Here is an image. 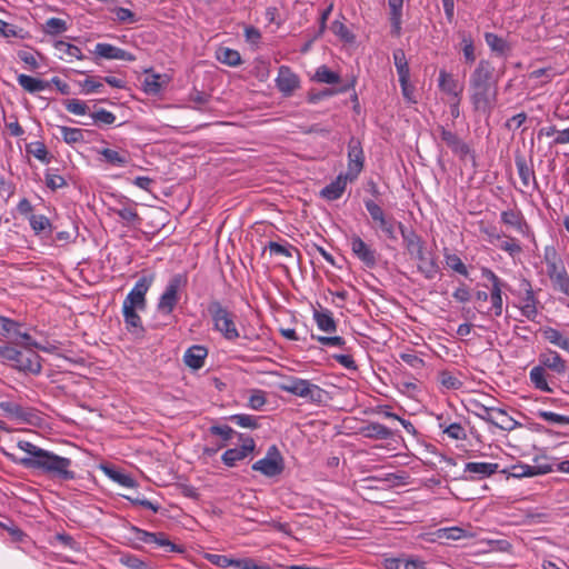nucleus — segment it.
<instances>
[{
	"label": "nucleus",
	"instance_id": "20",
	"mask_svg": "<svg viewBox=\"0 0 569 569\" xmlns=\"http://www.w3.org/2000/svg\"><path fill=\"white\" fill-rule=\"evenodd\" d=\"M499 470V465L493 462H467L463 471L470 476L466 479L481 480L489 478Z\"/></svg>",
	"mask_w": 569,
	"mask_h": 569
},
{
	"label": "nucleus",
	"instance_id": "49",
	"mask_svg": "<svg viewBox=\"0 0 569 569\" xmlns=\"http://www.w3.org/2000/svg\"><path fill=\"white\" fill-rule=\"evenodd\" d=\"M403 242L410 254H413L415 252H421V249H425L423 240L413 230H410V233L405 236Z\"/></svg>",
	"mask_w": 569,
	"mask_h": 569
},
{
	"label": "nucleus",
	"instance_id": "27",
	"mask_svg": "<svg viewBox=\"0 0 569 569\" xmlns=\"http://www.w3.org/2000/svg\"><path fill=\"white\" fill-rule=\"evenodd\" d=\"M348 180L349 177L346 173H340L320 191L321 197L330 201L339 199L346 190Z\"/></svg>",
	"mask_w": 569,
	"mask_h": 569
},
{
	"label": "nucleus",
	"instance_id": "61",
	"mask_svg": "<svg viewBox=\"0 0 569 569\" xmlns=\"http://www.w3.org/2000/svg\"><path fill=\"white\" fill-rule=\"evenodd\" d=\"M267 402L266 392L261 389H252L248 399V407L260 410Z\"/></svg>",
	"mask_w": 569,
	"mask_h": 569
},
{
	"label": "nucleus",
	"instance_id": "43",
	"mask_svg": "<svg viewBox=\"0 0 569 569\" xmlns=\"http://www.w3.org/2000/svg\"><path fill=\"white\" fill-rule=\"evenodd\" d=\"M62 140L68 144L84 142V131L80 128L59 127Z\"/></svg>",
	"mask_w": 569,
	"mask_h": 569
},
{
	"label": "nucleus",
	"instance_id": "3",
	"mask_svg": "<svg viewBox=\"0 0 569 569\" xmlns=\"http://www.w3.org/2000/svg\"><path fill=\"white\" fill-rule=\"evenodd\" d=\"M0 361L18 372L39 376L42 358L36 350H26L13 345H0Z\"/></svg>",
	"mask_w": 569,
	"mask_h": 569
},
{
	"label": "nucleus",
	"instance_id": "46",
	"mask_svg": "<svg viewBox=\"0 0 569 569\" xmlns=\"http://www.w3.org/2000/svg\"><path fill=\"white\" fill-rule=\"evenodd\" d=\"M461 46L465 61L472 64L476 61L475 43L470 33H461Z\"/></svg>",
	"mask_w": 569,
	"mask_h": 569
},
{
	"label": "nucleus",
	"instance_id": "10",
	"mask_svg": "<svg viewBox=\"0 0 569 569\" xmlns=\"http://www.w3.org/2000/svg\"><path fill=\"white\" fill-rule=\"evenodd\" d=\"M251 469L258 471L267 478H276L284 470V460L276 446L268 448L263 458L257 460Z\"/></svg>",
	"mask_w": 569,
	"mask_h": 569
},
{
	"label": "nucleus",
	"instance_id": "18",
	"mask_svg": "<svg viewBox=\"0 0 569 569\" xmlns=\"http://www.w3.org/2000/svg\"><path fill=\"white\" fill-rule=\"evenodd\" d=\"M441 140L457 154L465 159L470 153L469 146L453 131L447 130L443 126L438 127Z\"/></svg>",
	"mask_w": 569,
	"mask_h": 569
},
{
	"label": "nucleus",
	"instance_id": "41",
	"mask_svg": "<svg viewBox=\"0 0 569 569\" xmlns=\"http://www.w3.org/2000/svg\"><path fill=\"white\" fill-rule=\"evenodd\" d=\"M13 346H17L19 348L26 349V350H42L48 352L49 349L47 347L41 346L39 342H37L27 331H22V329H19V333L17 335V343H13Z\"/></svg>",
	"mask_w": 569,
	"mask_h": 569
},
{
	"label": "nucleus",
	"instance_id": "63",
	"mask_svg": "<svg viewBox=\"0 0 569 569\" xmlns=\"http://www.w3.org/2000/svg\"><path fill=\"white\" fill-rule=\"evenodd\" d=\"M439 378L441 386L446 389L458 390L462 387V382L449 371H441Z\"/></svg>",
	"mask_w": 569,
	"mask_h": 569
},
{
	"label": "nucleus",
	"instance_id": "45",
	"mask_svg": "<svg viewBox=\"0 0 569 569\" xmlns=\"http://www.w3.org/2000/svg\"><path fill=\"white\" fill-rule=\"evenodd\" d=\"M313 80L320 83L333 84L340 81V76L327 66H320L315 72Z\"/></svg>",
	"mask_w": 569,
	"mask_h": 569
},
{
	"label": "nucleus",
	"instance_id": "39",
	"mask_svg": "<svg viewBox=\"0 0 569 569\" xmlns=\"http://www.w3.org/2000/svg\"><path fill=\"white\" fill-rule=\"evenodd\" d=\"M483 37L487 46L490 48L492 52L499 56H506L507 52L510 50V46L507 42V40L501 38L500 36L493 32H486Z\"/></svg>",
	"mask_w": 569,
	"mask_h": 569
},
{
	"label": "nucleus",
	"instance_id": "38",
	"mask_svg": "<svg viewBox=\"0 0 569 569\" xmlns=\"http://www.w3.org/2000/svg\"><path fill=\"white\" fill-rule=\"evenodd\" d=\"M491 425L505 431H511L519 426L518 421H516L507 413L505 409L501 408H496L493 421H491Z\"/></svg>",
	"mask_w": 569,
	"mask_h": 569
},
{
	"label": "nucleus",
	"instance_id": "5",
	"mask_svg": "<svg viewBox=\"0 0 569 569\" xmlns=\"http://www.w3.org/2000/svg\"><path fill=\"white\" fill-rule=\"evenodd\" d=\"M516 298L515 307L520 315L529 321L535 322L539 316L540 301L532 288L531 281L525 277L518 279V288L510 289Z\"/></svg>",
	"mask_w": 569,
	"mask_h": 569
},
{
	"label": "nucleus",
	"instance_id": "19",
	"mask_svg": "<svg viewBox=\"0 0 569 569\" xmlns=\"http://www.w3.org/2000/svg\"><path fill=\"white\" fill-rule=\"evenodd\" d=\"M94 54L107 60H136L134 54H132L131 52L106 42H99L96 44Z\"/></svg>",
	"mask_w": 569,
	"mask_h": 569
},
{
	"label": "nucleus",
	"instance_id": "25",
	"mask_svg": "<svg viewBox=\"0 0 569 569\" xmlns=\"http://www.w3.org/2000/svg\"><path fill=\"white\" fill-rule=\"evenodd\" d=\"M170 78L167 74L148 72L142 82L143 91L147 94L157 96L169 83Z\"/></svg>",
	"mask_w": 569,
	"mask_h": 569
},
{
	"label": "nucleus",
	"instance_id": "44",
	"mask_svg": "<svg viewBox=\"0 0 569 569\" xmlns=\"http://www.w3.org/2000/svg\"><path fill=\"white\" fill-rule=\"evenodd\" d=\"M469 411L472 412L478 418L482 419L483 421L491 423L493 421V415L496 411L495 407H487L479 401H470V408Z\"/></svg>",
	"mask_w": 569,
	"mask_h": 569
},
{
	"label": "nucleus",
	"instance_id": "56",
	"mask_svg": "<svg viewBox=\"0 0 569 569\" xmlns=\"http://www.w3.org/2000/svg\"><path fill=\"white\" fill-rule=\"evenodd\" d=\"M230 420L241 428L257 429L259 426L257 418L247 413L232 415Z\"/></svg>",
	"mask_w": 569,
	"mask_h": 569
},
{
	"label": "nucleus",
	"instance_id": "36",
	"mask_svg": "<svg viewBox=\"0 0 569 569\" xmlns=\"http://www.w3.org/2000/svg\"><path fill=\"white\" fill-rule=\"evenodd\" d=\"M438 86L445 93L457 98L460 96L461 90L458 89V82L453 76L446 70L439 71Z\"/></svg>",
	"mask_w": 569,
	"mask_h": 569
},
{
	"label": "nucleus",
	"instance_id": "26",
	"mask_svg": "<svg viewBox=\"0 0 569 569\" xmlns=\"http://www.w3.org/2000/svg\"><path fill=\"white\" fill-rule=\"evenodd\" d=\"M515 163L522 184L526 188L532 186L533 189H538V182L532 164L528 163L526 158L522 156H517Z\"/></svg>",
	"mask_w": 569,
	"mask_h": 569
},
{
	"label": "nucleus",
	"instance_id": "48",
	"mask_svg": "<svg viewBox=\"0 0 569 569\" xmlns=\"http://www.w3.org/2000/svg\"><path fill=\"white\" fill-rule=\"evenodd\" d=\"M439 428L451 439L453 440H465L467 438V433L465 431V428L458 423L453 422L450 425H445L442 422H439Z\"/></svg>",
	"mask_w": 569,
	"mask_h": 569
},
{
	"label": "nucleus",
	"instance_id": "31",
	"mask_svg": "<svg viewBox=\"0 0 569 569\" xmlns=\"http://www.w3.org/2000/svg\"><path fill=\"white\" fill-rule=\"evenodd\" d=\"M128 202L129 204H123L120 208H112L111 210L122 220L124 224L138 226L141 222V218L136 210L137 203L130 200H128Z\"/></svg>",
	"mask_w": 569,
	"mask_h": 569
},
{
	"label": "nucleus",
	"instance_id": "8",
	"mask_svg": "<svg viewBox=\"0 0 569 569\" xmlns=\"http://www.w3.org/2000/svg\"><path fill=\"white\" fill-rule=\"evenodd\" d=\"M480 273L483 279L490 282V307L483 315L496 318L501 317L503 312V289L507 287V283L488 267H482Z\"/></svg>",
	"mask_w": 569,
	"mask_h": 569
},
{
	"label": "nucleus",
	"instance_id": "2",
	"mask_svg": "<svg viewBox=\"0 0 569 569\" xmlns=\"http://www.w3.org/2000/svg\"><path fill=\"white\" fill-rule=\"evenodd\" d=\"M470 101L473 109L490 117L498 98V77L491 61L481 59L469 79Z\"/></svg>",
	"mask_w": 569,
	"mask_h": 569
},
{
	"label": "nucleus",
	"instance_id": "40",
	"mask_svg": "<svg viewBox=\"0 0 569 569\" xmlns=\"http://www.w3.org/2000/svg\"><path fill=\"white\" fill-rule=\"evenodd\" d=\"M216 58L219 62L229 67H238L242 62L239 51L228 47H220L216 51Z\"/></svg>",
	"mask_w": 569,
	"mask_h": 569
},
{
	"label": "nucleus",
	"instance_id": "57",
	"mask_svg": "<svg viewBox=\"0 0 569 569\" xmlns=\"http://www.w3.org/2000/svg\"><path fill=\"white\" fill-rule=\"evenodd\" d=\"M44 179L46 186L52 191H56L67 186L66 179L61 174L53 172L51 169L46 171Z\"/></svg>",
	"mask_w": 569,
	"mask_h": 569
},
{
	"label": "nucleus",
	"instance_id": "52",
	"mask_svg": "<svg viewBox=\"0 0 569 569\" xmlns=\"http://www.w3.org/2000/svg\"><path fill=\"white\" fill-rule=\"evenodd\" d=\"M154 278H156V276L153 272L143 274L134 283L131 291L146 298V295H147L148 290L150 289V287L152 286Z\"/></svg>",
	"mask_w": 569,
	"mask_h": 569
},
{
	"label": "nucleus",
	"instance_id": "9",
	"mask_svg": "<svg viewBox=\"0 0 569 569\" xmlns=\"http://www.w3.org/2000/svg\"><path fill=\"white\" fill-rule=\"evenodd\" d=\"M280 389L315 403L323 402L327 395L318 385L297 377L289 378L287 382L280 386Z\"/></svg>",
	"mask_w": 569,
	"mask_h": 569
},
{
	"label": "nucleus",
	"instance_id": "24",
	"mask_svg": "<svg viewBox=\"0 0 569 569\" xmlns=\"http://www.w3.org/2000/svg\"><path fill=\"white\" fill-rule=\"evenodd\" d=\"M207 356L208 349L204 346L194 345L186 350L183 361L192 370H199L204 366Z\"/></svg>",
	"mask_w": 569,
	"mask_h": 569
},
{
	"label": "nucleus",
	"instance_id": "59",
	"mask_svg": "<svg viewBox=\"0 0 569 569\" xmlns=\"http://www.w3.org/2000/svg\"><path fill=\"white\" fill-rule=\"evenodd\" d=\"M419 270L425 276V278L431 280L439 273L440 268L436 259L431 257L419 264Z\"/></svg>",
	"mask_w": 569,
	"mask_h": 569
},
{
	"label": "nucleus",
	"instance_id": "35",
	"mask_svg": "<svg viewBox=\"0 0 569 569\" xmlns=\"http://www.w3.org/2000/svg\"><path fill=\"white\" fill-rule=\"evenodd\" d=\"M19 86L29 93H37L46 90L49 87V82L33 78L31 76L21 73L17 77Z\"/></svg>",
	"mask_w": 569,
	"mask_h": 569
},
{
	"label": "nucleus",
	"instance_id": "37",
	"mask_svg": "<svg viewBox=\"0 0 569 569\" xmlns=\"http://www.w3.org/2000/svg\"><path fill=\"white\" fill-rule=\"evenodd\" d=\"M541 332L545 340L562 350L569 351V338L561 331L552 327H546Z\"/></svg>",
	"mask_w": 569,
	"mask_h": 569
},
{
	"label": "nucleus",
	"instance_id": "30",
	"mask_svg": "<svg viewBox=\"0 0 569 569\" xmlns=\"http://www.w3.org/2000/svg\"><path fill=\"white\" fill-rule=\"evenodd\" d=\"M53 47L60 53L59 58L68 62L72 61L73 59H84L81 49L72 43L66 42L63 40H57L54 41Z\"/></svg>",
	"mask_w": 569,
	"mask_h": 569
},
{
	"label": "nucleus",
	"instance_id": "6",
	"mask_svg": "<svg viewBox=\"0 0 569 569\" xmlns=\"http://www.w3.org/2000/svg\"><path fill=\"white\" fill-rule=\"evenodd\" d=\"M208 312L212 320L213 330L226 340L234 341L240 337L236 325V315L220 301L213 300L208 305Z\"/></svg>",
	"mask_w": 569,
	"mask_h": 569
},
{
	"label": "nucleus",
	"instance_id": "47",
	"mask_svg": "<svg viewBox=\"0 0 569 569\" xmlns=\"http://www.w3.org/2000/svg\"><path fill=\"white\" fill-rule=\"evenodd\" d=\"M436 536L438 539L460 540L466 538L468 535L467 531L460 527H448L438 529L436 531Z\"/></svg>",
	"mask_w": 569,
	"mask_h": 569
},
{
	"label": "nucleus",
	"instance_id": "33",
	"mask_svg": "<svg viewBox=\"0 0 569 569\" xmlns=\"http://www.w3.org/2000/svg\"><path fill=\"white\" fill-rule=\"evenodd\" d=\"M137 310L138 309H122L123 321L128 332L141 336L144 332V328Z\"/></svg>",
	"mask_w": 569,
	"mask_h": 569
},
{
	"label": "nucleus",
	"instance_id": "22",
	"mask_svg": "<svg viewBox=\"0 0 569 569\" xmlns=\"http://www.w3.org/2000/svg\"><path fill=\"white\" fill-rule=\"evenodd\" d=\"M29 224L36 237L48 239L52 236L53 224L44 214H30Z\"/></svg>",
	"mask_w": 569,
	"mask_h": 569
},
{
	"label": "nucleus",
	"instance_id": "15",
	"mask_svg": "<svg viewBox=\"0 0 569 569\" xmlns=\"http://www.w3.org/2000/svg\"><path fill=\"white\" fill-rule=\"evenodd\" d=\"M276 86L284 97H289L299 88L300 80L290 67L280 66L276 78Z\"/></svg>",
	"mask_w": 569,
	"mask_h": 569
},
{
	"label": "nucleus",
	"instance_id": "13",
	"mask_svg": "<svg viewBox=\"0 0 569 569\" xmlns=\"http://www.w3.org/2000/svg\"><path fill=\"white\" fill-rule=\"evenodd\" d=\"M365 154L361 143L352 137L348 142V170L346 172L349 180L357 179L363 168Z\"/></svg>",
	"mask_w": 569,
	"mask_h": 569
},
{
	"label": "nucleus",
	"instance_id": "53",
	"mask_svg": "<svg viewBox=\"0 0 569 569\" xmlns=\"http://www.w3.org/2000/svg\"><path fill=\"white\" fill-rule=\"evenodd\" d=\"M446 264L457 273L468 277V269L460 257L456 253H445Z\"/></svg>",
	"mask_w": 569,
	"mask_h": 569
},
{
	"label": "nucleus",
	"instance_id": "29",
	"mask_svg": "<svg viewBox=\"0 0 569 569\" xmlns=\"http://www.w3.org/2000/svg\"><path fill=\"white\" fill-rule=\"evenodd\" d=\"M386 569H428L427 563L418 558H391L385 562Z\"/></svg>",
	"mask_w": 569,
	"mask_h": 569
},
{
	"label": "nucleus",
	"instance_id": "21",
	"mask_svg": "<svg viewBox=\"0 0 569 569\" xmlns=\"http://www.w3.org/2000/svg\"><path fill=\"white\" fill-rule=\"evenodd\" d=\"M96 152L100 156L99 161L108 163L112 167L124 168L130 161V156L127 150L102 148L97 149Z\"/></svg>",
	"mask_w": 569,
	"mask_h": 569
},
{
	"label": "nucleus",
	"instance_id": "12",
	"mask_svg": "<svg viewBox=\"0 0 569 569\" xmlns=\"http://www.w3.org/2000/svg\"><path fill=\"white\" fill-rule=\"evenodd\" d=\"M132 530L139 541L147 545H156L163 548L166 552L184 553L186 551L183 546L171 542L163 532H149L137 527H132Z\"/></svg>",
	"mask_w": 569,
	"mask_h": 569
},
{
	"label": "nucleus",
	"instance_id": "34",
	"mask_svg": "<svg viewBox=\"0 0 569 569\" xmlns=\"http://www.w3.org/2000/svg\"><path fill=\"white\" fill-rule=\"evenodd\" d=\"M313 320L317 323L319 330L332 333L337 331V322L332 316V312L328 309L315 310Z\"/></svg>",
	"mask_w": 569,
	"mask_h": 569
},
{
	"label": "nucleus",
	"instance_id": "51",
	"mask_svg": "<svg viewBox=\"0 0 569 569\" xmlns=\"http://www.w3.org/2000/svg\"><path fill=\"white\" fill-rule=\"evenodd\" d=\"M0 409L10 418H16V419H24L26 418L24 409L17 402L1 401Z\"/></svg>",
	"mask_w": 569,
	"mask_h": 569
},
{
	"label": "nucleus",
	"instance_id": "62",
	"mask_svg": "<svg viewBox=\"0 0 569 569\" xmlns=\"http://www.w3.org/2000/svg\"><path fill=\"white\" fill-rule=\"evenodd\" d=\"M63 104L68 112L76 116H84L89 110L86 102L79 99H68Z\"/></svg>",
	"mask_w": 569,
	"mask_h": 569
},
{
	"label": "nucleus",
	"instance_id": "32",
	"mask_svg": "<svg viewBox=\"0 0 569 569\" xmlns=\"http://www.w3.org/2000/svg\"><path fill=\"white\" fill-rule=\"evenodd\" d=\"M363 437L369 439L387 440L393 437L391 429L379 422H369L361 429Z\"/></svg>",
	"mask_w": 569,
	"mask_h": 569
},
{
	"label": "nucleus",
	"instance_id": "28",
	"mask_svg": "<svg viewBox=\"0 0 569 569\" xmlns=\"http://www.w3.org/2000/svg\"><path fill=\"white\" fill-rule=\"evenodd\" d=\"M402 6L403 0H388V7L390 9V24H391V34L395 37H399L402 30Z\"/></svg>",
	"mask_w": 569,
	"mask_h": 569
},
{
	"label": "nucleus",
	"instance_id": "16",
	"mask_svg": "<svg viewBox=\"0 0 569 569\" xmlns=\"http://www.w3.org/2000/svg\"><path fill=\"white\" fill-rule=\"evenodd\" d=\"M254 441L248 437L242 441L239 448H231L223 452L221 456L222 462L227 467H234L239 461L243 460L254 450Z\"/></svg>",
	"mask_w": 569,
	"mask_h": 569
},
{
	"label": "nucleus",
	"instance_id": "58",
	"mask_svg": "<svg viewBox=\"0 0 569 569\" xmlns=\"http://www.w3.org/2000/svg\"><path fill=\"white\" fill-rule=\"evenodd\" d=\"M499 248L507 252L511 258H515L522 252L519 241L512 237H506V239L500 242Z\"/></svg>",
	"mask_w": 569,
	"mask_h": 569
},
{
	"label": "nucleus",
	"instance_id": "7",
	"mask_svg": "<svg viewBox=\"0 0 569 569\" xmlns=\"http://www.w3.org/2000/svg\"><path fill=\"white\" fill-rule=\"evenodd\" d=\"M184 273L173 274L157 302V311L162 316H170L180 300V291L187 286Z\"/></svg>",
	"mask_w": 569,
	"mask_h": 569
},
{
	"label": "nucleus",
	"instance_id": "64",
	"mask_svg": "<svg viewBox=\"0 0 569 569\" xmlns=\"http://www.w3.org/2000/svg\"><path fill=\"white\" fill-rule=\"evenodd\" d=\"M556 290L569 297V274L566 271L551 279Z\"/></svg>",
	"mask_w": 569,
	"mask_h": 569
},
{
	"label": "nucleus",
	"instance_id": "11",
	"mask_svg": "<svg viewBox=\"0 0 569 569\" xmlns=\"http://www.w3.org/2000/svg\"><path fill=\"white\" fill-rule=\"evenodd\" d=\"M365 207L382 233L389 240H397L395 218L392 216H387L383 209L371 199L365 200Z\"/></svg>",
	"mask_w": 569,
	"mask_h": 569
},
{
	"label": "nucleus",
	"instance_id": "42",
	"mask_svg": "<svg viewBox=\"0 0 569 569\" xmlns=\"http://www.w3.org/2000/svg\"><path fill=\"white\" fill-rule=\"evenodd\" d=\"M68 30V23L60 18H50L42 26V31L51 37L59 36Z\"/></svg>",
	"mask_w": 569,
	"mask_h": 569
},
{
	"label": "nucleus",
	"instance_id": "23",
	"mask_svg": "<svg viewBox=\"0 0 569 569\" xmlns=\"http://www.w3.org/2000/svg\"><path fill=\"white\" fill-rule=\"evenodd\" d=\"M22 329V323L9 317L0 316V340L6 341L4 345L17 343V335Z\"/></svg>",
	"mask_w": 569,
	"mask_h": 569
},
{
	"label": "nucleus",
	"instance_id": "55",
	"mask_svg": "<svg viewBox=\"0 0 569 569\" xmlns=\"http://www.w3.org/2000/svg\"><path fill=\"white\" fill-rule=\"evenodd\" d=\"M537 416L552 425H561V426L569 425V416H565V415H560V413L547 411V410H538Z\"/></svg>",
	"mask_w": 569,
	"mask_h": 569
},
{
	"label": "nucleus",
	"instance_id": "17",
	"mask_svg": "<svg viewBox=\"0 0 569 569\" xmlns=\"http://www.w3.org/2000/svg\"><path fill=\"white\" fill-rule=\"evenodd\" d=\"M500 220L503 224L512 227L523 237L531 236V228L526 221L520 210L509 209L500 213Z\"/></svg>",
	"mask_w": 569,
	"mask_h": 569
},
{
	"label": "nucleus",
	"instance_id": "14",
	"mask_svg": "<svg viewBox=\"0 0 569 569\" xmlns=\"http://www.w3.org/2000/svg\"><path fill=\"white\" fill-rule=\"evenodd\" d=\"M350 249L353 256L360 260L367 268H375L378 262L376 249L367 244L359 236L353 234L349 239Z\"/></svg>",
	"mask_w": 569,
	"mask_h": 569
},
{
	"label": "nucleus",
	"instance_id": "4",
	"mask_svg": "<svg viewBox=\"0 0 569 569\" xmlns=\"http://www.w3.org/2000/svg\"><path fill=\"white\" fill-rule=\"evenodd\" d=\"M539 365L532 367L529 372V379L535 389L542 392H552L547 375V369L562 375L569 367L567 361L555 350L548 349L539 355Z\"/></svg>",
	"mask_w": 569,
	"mask_h": 569
},
{
	"label": "nucleus",
	"instance_id": "60",
	"mask_svg": "<svg viewBox=\"0 0 569 569\" xmlns=\"http://www.w3.org/2000/svg\"><path fill=\"white\" fill-rule=\"evenodd\" d=\"M90 116H91L93 122L98 126H101V124L110 126L117 119L114 113H112L111 111H108L106 109H99V110L92 112Z\"/></svg>",
	"mask_w": 569,
	"mask_h": 569
},
{
	"label": "nucleus",
	"instance_id": "1",
	"mask_svg": "<svg viewBox=\"0 0 569 569\" xmlns=\"http://www.w3.org/2000/svg\"><path fill=\"white\" fill-rule=\"evenodd\" d=\"M17 447L27 456L18 457L14 453L6 451L3 448L0 450L11 462L27 469L38 470L41 473L62 481H69L76 478L74 471L71 470V459L58 456L52 451L42 449L26 440L18 441Z\"/></svg>",
	"mask_w": 569,
	"mask_h": 569
},
{
	"label": "nucleus",
	"instance_id": "54",
	"mask_svg": "<svg viewBox=\"0 0 569 569\" xmlns=\"http://www.w3.org/2000/svg\"><path fill=\"white\" fill-rule=\"evenodd\" d=\"M147 305L146 298L140 295H137L130 290L122 302V309H138L144 310Z\"/></svg>",
	"mask_w": 569,
	"mask_h": 569
},
{
	"label": "nucleus",
	"instance_id": "50",
	"mask_svg": "<svg viewBox=\"0 0 569 569\" xmlns=\"http://www.w3.org/2000/svg\"><path fill=\"white\" fill-rule=\"evenodd\" d=\"M266 249H268L271 254L283 256V257H287V258H291L293 251H297V249L293 246H291V244H289L287 242L279 243V242H276V241H270L266 246Z\"/></svg>",
	"mask_w": 569,
	"mask_h": 569
}]
</instances>
